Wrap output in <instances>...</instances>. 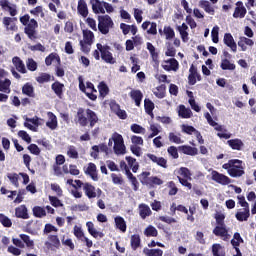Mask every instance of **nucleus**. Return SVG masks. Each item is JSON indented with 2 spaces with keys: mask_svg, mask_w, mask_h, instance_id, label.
<instances>
[{
  "mask_svg": "<svg viewBox=\"0 0 256 256\" xmlns=\"http://www.w3.org/2000/svg\"><path fill=\"white\" fill-rule=\"evenodd\" d=\"M20 23L24 25V33L27 35L30 41L37 40V29H39V23L34 18L31 19L29 14H25L20 17Z\"/></svg>",
  "mask_w": 256,
  "mask_h": 256,
  "instance_id": "1",
  "label": "nucleus"
},
{
  "mask_svg": "<svg viewBox=\"0 0 256 256\" xmlns=\"http://www.w3.org/2000/svg\"><path fill=\"white\" fill-rule=\"evenodd\" d=\"M222 169H225L230 177H243L245 175V167L242 160L230 159L227 163L222 165Z\"/></svg>",
  "mask_w": 256,
  "mask_h": 256,
  "instance_id": "2",
  "label": "nucleus"
},
{
  "mask_svg": "<svg viewBox=\"0 0 256 256\" xmlns=\"http://www.w3.org/2000/svg\"><path fill=\"white\" fill-rule=\"evenodd\" d=\"M79 81V90L90 99V101H97V89L95 88V85L92 82H85L83 81V76L78 77Z\"/></svg>",
  "mask_w": 256,
  "mask_h": 256,
  "instance_id": "3",
  "label": "nucleus"
},
{
  "mask_svg": "<svg viewBox=\"0 0 256 256\" xmlns=\"http://www.w3.org/2000/svg\"><path fill=\"white\" fill-rule=\"evenodd\" d=\"M98 51L100 52L102 61L108 63L109 65H115L117 63V59L113 57V53H111V46L102 45L101 43L96 44Z\"/></svg>",
  "mask_w": 256,
  "mask_h": 256,
  "instance_id": "4",
  "label": "nucleus"
},
{
  "mask_svg": "<svg viewBox=\"0 0 256 256\" xmlns=\"http://www.w3.org/2000/svg\"><path fill=\"white\" fill-rule=\"evenodd\" d=\"M113 19H111V16L104 15L98 17V31L102 33V35H107L109 33L110 29H113L114 27Z\"/></svg>",
  "mask_w": 256,
  "mask_h": 256,
  "instance_id": "5",
  "label": "nucleus"
},
{
  "mask_svg": "<svg viewBox=\"0 0 256 256\" xmlns=\"http://www.w3.org/2000/svg\"><path fill=\"white\" fill-rule=\"evenodd\" d=\"M112 141L114 142L113 149L116 155H125V153H127L125 142L123 141V136L121 134L114 133Z\"/></svg>",
  "mask_w": 256,
  "mask_h": 256,
  "instance_id": "6",
  "label": "nucleus"
},
{
  "mask_svg": "<svg viewBox=\"0 0 256 256\" xmlns=\"http://www.w3.org/2000/svg\"><path fill=\"white\" fill-rule=\"evenodd\" d=\"M211 175L212 181L219 183V185H229L231 183V178H229V176L221 174L217 170H213Z\"/></svg>",
  "mask_w": 256,
  "mask_h": 256,
  "instance_id": "7",
  "label": "nucleus"
},
{
  "mask_svg": "<svg viewBox=\"0 0 256 256\" xmlns=\"http://www.w3.org/2000/svg\"><path fill=\"white\" fill-rule=\"evenodd\" d=\"M85 113H87L85 108H78L74 121L78 123L80 127H87V125H89V120L87 116H85Z\"/></svg>",
  "mask_w": 256,
  "mask_h": 256,
  "instance_id": "8",
  "label": "nucleus"
},
{
  "mask_svg": "<svg viewBox=\"0 0 256 256\" xmlns=\"http://www.w3.org/2000/svg\"><path fill=\"white\" fill-rule=\"evenodd\" d=\"M85 175H88L92 181H99V174L97 173V165L95 163H88L87 167L84 168Z\"/></svg>",
  "mask_w": 256,
  "mask_h": 256,
  "instance_id": "9",
  "label": "nucleus"
},
{
  "mask_svg": "<svg viewBox=\"0 0 256 256\" xmlns=\"http://www.w3.org/2000/svg\"><path fill=\"white\" fill-rule=\"evenodd\" d=\"M213 233L216 235V237H222L223 241H229L230 235L225 225L216 226L213 229Z\"/></svg>",
  "mask_w": 256,
  "mask_h": 256,
  "instance_id": "10",
  "label": "nucleus"
},
{
  "mask_svg": "<svg viewBox=\"0 0 256 256\" xmlns=\"http://www.w3.org/2000/svg\"><path fill=\"white\" fill-rule=\"evenodd\" d=\"M12 63L18 73H21L22 75H25V73H27V67H25V62H23V60H21L19 56H14L12 58Z\"/></svg>",
  "mask_w": 256,
  "mask_h": 256,
  "instance_id": "11",
  "label": "nucleus"
},
{
  "mask_svg": "<svg viewBox=\"0 0 256 256\" xmlns=\"http://www.w3.org/2000/svg\"><path fill=\"white\" fill-rule=\"evenodd\" d=\"M245 15H247V8H245L241 1H238L233 13L234 19H243Z\"/></svg>",
  "mask_w": 256,
  "mask_h": 256,
  "instance_id": "12",
  "label": "nucleus"
},
{
  "mask_svg": "<svg viewBox=\"0 0 256 256\" xmlns=\"http://www.w3.org/2000/svg\"><path fill=\"white\" fill-rule=\"evenodd\" d=\"M146 157H148L152 163H156L159 167L167 169V159L164 157H157V155L151 153L146 154Z\"/></svg>",
  "mask_w": 256,
  "mask_h": 256,
  "instance_id": "13",
  "label": "nucleus"
},
{
  "mask_svg": "<svg viewBox=\"0 0 256 256\" xmlns=\"http://www.w3.org/2000/svg\"><path fill=\"white\" fill-rule=\"evenodd\" d=\"M129 97L134 101L136 107H141V101H143V92H141V90H131L129 92Z\"/></svg>",
  "mask_w": 256,
  "mask_h": 256,
  "instance_id": "14",
  "label": "nucleus"
},
{
  "mask_svg": "<svg viewBox=\"0 0 256 256\" xmlns=\"http://www.w3.org/2000/svg\"><path fill=\"white\" fill-rule=\"evenodd\" d=\"M223 42L231 49V51H233V53H237V43L235 42V39L231 33L224 34Z\"/></svg>",
  "mask_w": 256,
  "mask_h": 256,
  "instance_id": "15",
  "label": "nucleus"
},
{
  "mask_svg": "<svg viewBox=\"0 0 256 256\" xmlns=\"http://www.w3.org/2000/svg\"><path fill=\"white\" fill-rule=\"evenodd\" d=\"M86 227L88 229V233L94 237V239L100 238L103 239L105 237V234L103 232H99L97 231V229H95V224H93V222L89 221L86 223Z\"/></svg>",
  "mask_w": 256,
  "mask_h": 256,
  "instance_id": "16",
  "label": "nucleus"
},
{
  "mask_svg": "<svg viewBox=\"0 0 256 256\" xmlns=\"http://www.w3.org/2000/svg\"><path fill=\"white\" fill-rule=\"evenodd\" d=\"M51 89L58 99H63V89H65V84L59 81H55L54 83H52Z\"/></svg>",
  "mask_w": 256,
  "mask_h": 256,
  "instance_id": "17",
  "label": "nucleus"
},
{
  "mask_svg": "<svg viewBox=\"0 0 256 256\" xmlns=\"http://www.w3.org/2000/svg\"><path fill=\"white\" fill-rule=\"evenodd\" d=\"M227 145H229V147H231L233 151H242L243 147H245V143H243V140L238 138L228 140Z\"/></svg>",
  "mask_w": 256,
  "mask_h": 256,
  "instance_id": "18",
  "label": "nucleus"
},
{
  "mask_svg": "<svg viewBox=\"0 0 256 256\" xmlns=\"http://www.w3.org/2000/svg\"><path fill=\"white\" fill-rule=\"evenodd\" d=\"M83 191L88 199H95V197H97V192H95V186H93L89 182L84 183Z\"/></svg>",
  "mask_w": 256,
  "mask_h": 256,
  "instance_id": "19",
  "label": "nucleus"
},
{
  "mask_svg": "<svg viewBox=\"0 0 256 256\" xmlns=\"http://www.w3.org/2000/svg\"><path fill=\"white\" fill-rule=\"evenodd\" d=\"M104 1L99 0H90V4L92 5V11L96 15H99V13L105 14V8L103 6Z\"/></svg>",
  "mask_w": 256,
  "mask_h": 256,
  "instance_id": "20",
  "label": "nucleus"
},
{
  "mask_svg": "<svg viewBox=\"0 0 256 256\" xmlns=\"http://www.w3.org/2000/svg\"><path fill=\"white\" fill-rule=\"evenodd\" d=\"M178 115L182 119H191L193 117V111H191V108H187L181 104L179 105Z\"/></svg>",
  "mask_w": 256,
  "mask_h": 256,
  "instance_id": "21",
  "label": "nucleus"
},
{
  "mask_svg": "<svg viewBox=\"0 0 256 256\" xmlns=\"http://www.w3.org/2000/svg\"><path fill=\"white\" fill-rule=\"evenodd\" d=\"M86 115L90 127L93 128L94 125H97V123H99V117L97 116V113H95V111L88 108L86 109Z\"/></svg>",
  "mask_w": 256,
  "mask_h": 256,
  "instance_id": "22",
  "label": "nucleus"
},
{
  "mask_svg": "<svg viewBox=\"0 0 256 256\" xmlns=\"http://www.w3.org/2000/svg\"><path fill=\"white\" fill-rule=\"evenodd\" d=\"M77 11L81 17L86 18L89 15V8L87 7V2L85 0H79Z\"/></svg>",
  "mask_w": 256,
  "mask_h": 256,
  "instance_id": "23",
  "label": "nucleus"
},
{
  "mask_svg": "<svg viewBox=\"0 0 256 256\" xmlns=\"http://www.w3.org/2000/svg\"><path fill=\"white\" fill-rule=\"evenodd\" d=\"M22 93L27 97H31L32 99H35V88L33 87V84L29 82L23 85Z\"/></svg>",
  "mask_w": 256,
  "mask_h": 256,
  "instance_id": "24",
  "label": "nucleus"
},
{
  "mask_svg": "<svg viewBox=\"0 0 256 256\" xmlns=\"http://www.w3.org/2000/svg\"><path fill=\"white\" fill-rule=\"evenodd\" d=\"M15 216L18 219H29V213L27 212V206L21 205L15 209Z\"/></svg>",
  "mask_w": 256,
  "mask_h": 256,
  "instance_id": "25",
  "label": "nucleus"
},
{
  "mask_svg": "<svg viewBox=\"0 0 256 256\" xmlns=\"http://www.w3.org/2000/svg\"><path fill=\"white\" fill-rule=\"evenodd\" d=\"M130 246L132 251H137L141 247V236L139 234L130 237Z\"/></svg>",
  "mask_w": 256,
  "mask_h": 256,
  "instance_id": "26",
  "label": "nucleus"
},
{
  "mask_svg": "<svg viewBox=\"0 0 256 256\" xmlns=\"http://www.w3.org/2000/svg\"><path fill=\"white\" fill-rule=\"evenodd\" d=\"M198 5L199 7H201V9H204V11L209 15H215V8L211 6V3L209 1L200 0Z\"/></svg>",
  "mask_w": 256,
  "mask_h": 256,
  "instance_id": "27",
  "label": "nucleus"
},
{
  "mask_svg": "<svg viewBox=\"0 0 256 256\" xmlns=\"http://www.w3.org/2000/svg\"><path fill=\"white\" fill-rule=\"evenodd\" d=\"M12 21H17V18L4 17L2 23L8 31H17L18 27L15 24L11 25Z\"/></svg>",
  "mask_w": 256,
  "mask_h": 256,
  "instance_id": "28",
  "label": "nucleus"
},
{
  "mask_svg": "<svg viewBox=\"0 0 256 256\" xmlns=\"http://www.w3.org/2000/svg\"><path fill=\"white\" fill-rule=\"evenodd\" d=\"M114 221L116 229H119L122 233H125L127 231V222H125V219L123 217L117 216Z\"/></svg>",
  "mask_w": 256,
  "mask_h": 256,
  "instance_id": "29",
  "label": "nucleus"
},
{
  "mask_svg": "<svg viewBox=\"0 0 256 256\" xmlns=\"http://www.w3.org/2000/svg\"><path fill=\"white\" fill-rule=\"evenodd\" d=\"M179 151H182L184 153V155H197L199 153V150L195 147H191L189 145H183V146H179Z\"/></svg>",
  "mask_w": 256,
  "mask_h": 256,
  "instance_id": "30",
  "label": "nucleus"
},
{
  "mask_svg": "<svg viewBox=\"0 0 256 256\" xmlns=\"http://www.w3.org/2000/svg\"><path fill=\"white\" fill-rule=\"evenodd\" d=\"M151 214V208L147 204L139 205V215L141 219H147V217H150Z\"/></svg>",
  "mask_w": 256,
  "mask_h": 256,
  "instance_id": "31",
  "label": "nucleus"
},
{
  "mask_svg": "<svg viewBox=\"0 0 256 256\" xmlns=\"http://www.w3.org/2000/svg\"><path fill=\"white\" fill-rule=\"evenodd\" d=\"M126 176L129 179V181L132 184L133 187V191H139V181H137V177H135V175H133V173H131V170H127Z\"/></svg>",
  "mask_w": 256,
  "mask_h": 256,
  "instance_id": "32",
  "label": "nucleus"
},
{
  "mask_svg": "<svg viewBox=\"0 0 256 256\" xmlns=\"http://www.w3.org/2000/svg\"><path fill=\"white\" fill-rule=\"evenodd\" d=\"M250 216H251V213L249 211V208H244L243 212H237L235 215L237 221H240V222L248 221Z\"/></svg>",
  "mask_w": 256,
  "mask_h": 256,
  "instance_id": "33",
  "label": "nucleus"
},
{
  "mask_svg": "<svg viewBox=\"0 0 256 256\" xmlns=\"http://www.w3.org/2000/svg\"><path fill=\"white\" fill-rule=\"evenodd\" d=\"M83 39L86 45H93V39H95V34L91 30H83Z\"/></svg>",
  "mask_w": 256,
  "mask_h": 256,
  "instance_id": "34",
  "label": "nucleus"
},
{
  "mask_svg": "<svg viewBox=\"0 0 256 256\" xmlns=\"http://www.w3.org/2000/svg\"><path fill=\"white\" fill-rule=\"evenodd\" d=\"M220 67L223 71H235L236 69L235 64L231 63L227 58L222 60Z\"/></svg>",
  "mask_w": 256,
  "mask_h": 256,
  "instance_id": "35",
  "label": "nucleus"
},
{
  "mask_svg": "<svg viewBox=\"0 0 256 256\" xmlns=\"http://www.w3.org/2000/svg\"><path fill=\"white\" fill-rule=\"evenodd\" d=\"M11 80L9 79H5V80H1L0 79V91L2 93H11Z\"/></svg>",
  "mask_w": 256,
  "mask_h": 256,
  "instance_id": "36",
  "label": "nucleus"
},
{
  "mask_svg": "<svg viewBox=\"0 0 256 256\" xmlns=\"http://www.w3.org/2000/svg\"><path fill=\"white\" fill-rule=\"evenodd\" d=\"M50 115V120L48 122H46V127H48L49 129H51L52 131H55V129H57V116H55V114H53L52 112H49Z\"/></svg>",
  "mask_w": 256,
  "mask_h": 256,
  "instance_id": "37",
  "label": "nucleus"
},
{
  "mask_svg": "<svg viewBox=\"0 0 256 256\" xmlns=\"http://www.w3.org/2000/svg\"><path fill=\"white\" fill-rule=\"evenodd\" d=\"M98 91H99L100 97L104 99V97H107V95H109V86H107V84L102 81L98 85Z\"/></svg>",
  "mask_w": 256,
  "mask_h": 256,
  "instance_id": "38",
  "label": "nucleus"
},
{
  "mask_svg": "<svg viewBox=\"0 0 256 256\" xmlns=\"http://www.w3.org/2000/svg\"><path fill=\"white\" fill-rule=\"evenodd\" d=\"M32 211H33L34 217H37L38 219L47 217V212L45 211V208L41 206H35Z\"/></svg>",
  "mask_w": 256,
  "mask_h": 256,
  "instance_id": "39",
  "label": "nucleus"
},
{
  "mask_svg": "<svg viewBox=\"0 0 256 256\" xmlns=\"http://www.w3.org/2000/svg\"><path fill=\"white\" fill-rule=\"evenodd\" d=\"M143 253L145 256H163V250L144 248Z\"/></svg>",
  "mask_w": 256,
  "mask_h": 256,
  "instance_id": "40",
  "label": "nucleus"
},
{
  "mask_svg": "<svg viewBox=\"0 0 256 256\" xmlns=\"http://www.w3.org/2000/svg\"><path fill=\"white\" fill-rule=\"evenodd\" d=\"M19 237L23 241V243H25L26 247H28L29 249H33V247H35V242L31 240V237L29 235L20 234Z\"/></svg>",
  "mask_w": 256,
  "mask_h": 256,
  "instance_id": "41",
  "label": "nucleus"
},
{
  "mask_svg": "<svg viewBox=\"0 0 256 256\" xmlns=\"http://www.w3.org/2000/svg\"><path fill=\"white\" fill-rule=\"evenodd\" d=\"M212 255L213 256H225V250H223V246H221V244H213L212 245Z\"/></svg>",
  "mask_w": 256,
  "mask_h": 256,
  "instance_id": "42",
  "label": "nucleus"
},
{
  "mask_svg": "<svg viewBox=\"0 0 256 256\" xmlns=\"http://www.w3.org/2000/svg\"><path fill=\"white\" fill-rule=\"evenodd\" d=\"M168 139L170 143H176V145H181V143H183L181 140V133L175 134L174 132H170Z\"/></svg>",
  "mask_w": 256,
  "mask_h": 256,
  "instance_id": "43",
  "label": "nucleus"
},
{
  "mask_svg": "<svg viewBox=\"0 0 256 256\" xmlns=\"http://www.w3.org/2000/svg\"><path fill=\"white\" fill-rule=\"evenodd\" d=\"M144 235L146 237H157L159 235V232L157 231V228H155L153 225H149L144 230Z\"/></svg>",
  "mask_w": 256,
  "mask_h": 256,
  "instance_id": "44",
  "label": "nucleus"
},
{
  "mask_svg": "<svg viewBox=\"0 0 256 256\" xmlns=\"http://www.w3.org/2000/svg\"><path fill=\"white\" fill-rule=\"evenodd\" d=\"M146 46H147V49H148L153 61H158L159 60V53L156 51L155 46H153L151 44V42H147Z\"/></svg>",
  "mask_w": 256,
  "mask_h": 256,
  "instance_id": "45",
  "label": "nucleus"
},
{
  "mask_svg": "<svg viewBox=\"0 0 256 256\" xmlns=\"http://www.w3.org/2000/svg\"><path fill=\"white\" fill-rule=\"evenodd\" d=\"M37 83L43 85V83H49L51 81V74L49 73H40L38 77H36Z\"/></svg>",
  "mask_w": 256,
  "mask_h": 256,
  "instance_id": "46",
  "label": "nucleus"
},
{
  "mask_svg": "<svg viewBox=\"0 0 256 256\" xmlns=\"http://www.w3.org/2000/svg\"><path fill=\"white\" fill-rule=\"evenodd\" d=\"M233 237L234 239L230 241L232 247H239L241 243H244V240L239 232H235Z\"/></svg>",
  "mask_w": 256,
  "mask_h": 256,
  "instance_id": "47",
  "label": "nucleus"
},
{
  "mask_svg": "<svg viewBox=\"0 0 256 256\" xmlns=\"http://www.w3.org/2000/svg\"><path fill=\"white\" fill-rule=\"evenodd\" d=\"M163 33L168 41L175 39V30H173L171 26H164Z\"/></svg>",
  "mask_w": 256,
  "mask_h": 256,
  "instance_id": "48",
  "label": "nucleus"
},
{
  "mask_svg": "<svg viewBox=\"0 0 256 256\" xmlns=\"http://www.w3.org/2000/svg\"><path fill=\"white\" fill-rule=\"evenodd\" d=\"M144 109H145V113H151V111L155 109V103H153L151 99L146 98L144 100Z\"/></svg>",
  "mask_w": 256,
  "mask_h": 256,
  "instance_id": "49",
  "label": "nucleus"
},
{
  "mask_svg": "<svg viewBox=\"0 0 256 256\" xmlns=\"http://www.w3.org/2000/svg\"><path fill=\"white\" fill-rule=\"evenodd\" d=\"M55 59H57V61H61V58H59V55H57L56 53H51L50 55H48L45 58V64L47 65V67L51 66Z\"/></svg>",
  "mask_w": 256,
  "mask_h": 256,
  "instance_id": "50",
  "label": "nucleus"
},
{
  "mask_svg": "<svg viewBox=\"0 0 256 256\" xmlns=\"http://www.w3.org/2000/svg\"><path fill=\"white\" fill-rule=\"evenodd\" d=\"M67 155L70 157V159H79V152L75 146L68 147Z\"/></svg>",
  "mask_w": 256,
  "mask_h": 256,
  "instance_id": "51",
  "label": "nucleus"
},
{
  "mask_svg": "<svg viewBox=\"0 0 256 256\" xmlns=\"http://www.w3.org/2000/svg\"><path fill=\"white\" fill-rule=\"evenodd\" d=\"M7 177L14 187H19V174L9 173Z\"/></svg>",
  "mask_w": 256,
  "mask_h": 256,
  "instance_id": "52",
  "label": "nucleus"
},
{
  "mask_svg": "<svg viewBox=\"0 0 256 256\" xmlns=\"http://www.w3.org/2000/svg\"><path fill=\"white\" fill-rule=\"evenodd\" d=\"M0 223L3 227H12L13 222L5 214H0Z\"/></svg>",
  "mask_w": 256,
  "mask_h": 256,
  "instance_id": "53",
  "label": "nucleus"
},
{
  "mask_svg": "<svg viewBox=\"0 0 256 256\" xmlns=\"http://www.w3.org/2000/svg\"><path fill=\"white\" fill-rule=\"evenodd\" d=\"M26 67L28 71H37V63L33 58H28L26 60Z\"/></svg>",
  "mask_w": 256,
  "mask_h": 256,
  "instance_id": "54",
  "label": "nucleus"
},
{
  "mask_svg": "<svg viewBox=\"0 0 256 256\" xmlns=\"http://www.w3.org/2000/svg\"><path fill=\"white\" fill-rule=\"evenodd\" d=\"M214 219H216L217 226L225 225V214L217 212L214 216Z\"/></svg>",
  "mask_w": 256,
  "mask_h": 256,
  "instance_id": "55",
  "label": "nucleus"
},
{
  "mask_svg": "<svg viewBox=\"0 0 256 256\" xmlns=\"http://www.w3.org/2000/svg\"><path fill=\"white\" fill-rule=\"evenodd\" d=\"M130 129L133 133L145 135V128L139 124H132Z\"/></svg>",
  "mask_w": 256,
  "mask_h": 256,
  "instance_id": "56",
  "label": "nucleus"
},
{
  "mask_svg": "<svg viewBox=\"0 0 256 256\" xmlns=\"http://www.w3.org/2000/svg\"><path fill=\"white\" fill-rule=\"evenodd\" d=\"M208 124L211 127H214L215 131H224V133H227V129H223V126L219 125V123L215 122L213 118L207 120Z\"/></svg>",
  "mask_w": 256,
  "mask_h": 256,
  "instance_id": "57",
  "label": "nucleus"
},
{
  "mask_svg": "<svg viewBox=\"0 0 256 256\" xmlns=\"http://www.w3.org/2000/svg\"><path fill=\"white\" fill-rule=\"evenodd\" d=\"M48 199L52 207H63V203L59 200V198H57V196H49Z\"/></svg>",
  "mask_w": 256,
  "mask_h": 256,
  "instance_id": "58",
  "label": "nucleus"
},
{
  "mask_svg": "<svg viewBox=\"0 0 256 256\" xmlns=\"http://www.w3.org/2000/svg\"><path fill=\"white\" fill-rule=\"evenodd\" d=\"M167 152L172 159H179V150H177V147L170 146L168 147Z\"/></svg>",
  "mask_w": 256,
  "mask_h": 256,
  "instance_id": "59",
  "label": "nucleus"
},
{
  "mask_svg": "<svg viewBox=\"0 0 256 256\" xmlns=\"http://www.w3.org/2000/svg\"><path fill=\"white\" fill-rule=\"evenodd\" d=\"M48 239L50 243H52L53 247L59 249V247L61 246V241H59V237L57 235H49Z\"/></svg>",
  "mask_w": 256,
  "mask_h": 256,
  "instance_id": "60",
  "label": "nucleus"
},
{
  "mask_svg": "<svg viewBox=\"0 0 256 256\" xmlns=\"http://www.w3.org/2000/svg\"><path fill=\"white\" fill-rule=\"evenodd\" d=\"M27 149L32 155H41V149L37 144H30Z\"/></svg>",
  "mask_w": 256,
  "mask_h": 256,
  "instance_id": "61",
  "label": "nucleus"
},
{
  "mask_svg": "<svg viewBox=\"0 0 256 256\" xmlns=\"http://www.w3.org/2000/svg\"><path fill=\"white\" fill-rule=\"evenodd\" d=\"M213 43H219V26H214L211 31Z\"/></svg>",
  "mask_w": 256,
  "mask_h": 256,
  "instance_id": "62",
  "label": "nucleus"
},
{
  "mask_svg": "<svg viewBox=\"0 0 256 256\" xmlns=\"http://www.w3.org/2000/svg\"><path fill=\"white\" fill-rule=\"evenodd\" d=\"M167 63H169V65H170L172 71H175V72L179 71V61H177V59H175V58H170V59L167 61Z\"/></svg>",
  "mask_w": 256,
  "mask_h": 256,
  "instance_id": "63",
  "label": "nucleus"
},
{
  "mask_svg": "<svg viewBox=\"0 0 256 256\" xmlns=\"http://www.w3.org/2000/svg\"><path fill=\"white\" fill-rule=\"evenodd\" d=\"M18 137H20L21 139H23V141L27 142V143H31V136H29V134L27 133V131L24 130H20L18 132Z\"/></svg>",
  "mask_w": 256,
  "mask_h": 256,
  "instance_id": "64",
  "label": "nucleus"
}]
</instances>
